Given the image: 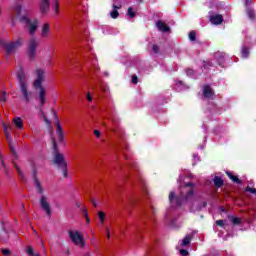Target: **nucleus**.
I'll use <instances>...</instances> for the list:
<instances>
[{"instance_id":"obj_8","label":"nucleus","mask_w":256,"mask_h":256,"mask_svg":"<svg viewBox=\"0 0 256 256\" xmlns=\"http://www.w3.org/2000/svg\"><path fill=\"white\" fill-rule=\"evenodd\" d=\"M2 127L4 129V133L6 135V139L9 143V147L11 149V153L13 155V157H17V153L15 152V148L13 147V144H11V131H13V127L11 125L2 123Z\"/></svg>"},{"instance_id":"obj_18","label":"nucleus","mask_w":256,"mask_h":256,"mask_svg":"<svg viewBox=\"0 0 256 256\" xmlns=\"http://www.w3.org/2000/svg\"><path fill=\"white\" fill-rule=\"evenodd\" d=\"M12 123L15 127V129L21 130L23 129V119L21 117H16L12 120Z\"/></svg>"},{"instance_id":"obj_20","label":"nucleus","mask_w":256,"mask_h":256,"mask_svg":"<svg viewBox=\"0 0 256 256\" xmlns=\"http://www.w3.org/2000/svg\"><path fill=\"white\" fill-rule=\"evenodd\" d=\"M121 7V5H113V11L110 12V16L112 19H117V17H119V11H117V9H119Z\"/></svg>"},{"instance_id":"obj_52","label":"nucleus","mask_w":256,"mask_h":256,"mask_svg":"<svg viewBox=\"0 0 256 256\" xmlns=\"http://www.w3.org/2000/svg\"><path fill=\"white\" fill-rule=\"evenodd\" d=\"M2 167H4V170L7 173V166H5V162H3V161H2Z\"/></svg>"},{"instance_id":"obj_56","label":"nucleus","mask_w":256,"mask_h":256,"mask_svg":"<svg viewBox=\"0 0 256 256\" xmlns=\"http://www.w3.org/2000/svg\"><path fill=\"white\" fill-rule=\"evenodd\" d=\"M196 211H201V207H198V208L196 209Z\"/></svg>"},{"instance_id":"obj_40","label":"nucleus","mask_w":256,"mask_h":256,"mask_svg":"<svg viewBox=\"0 0 256 256\" xmlns=\"http://www.w3.org/2000/svg\"><path fill=\"white\" fill-rule=\"evenodd\" d=\"M82 211H83L84 215L86 216L87 223H91V219H89V215L87 213V210L83 209Z\"/></svg>"},{"instance_id":"obj_48","label":"nucleus","mask_w":256,"mask_h":256,"mask_svg":"<svg viewBox=\"0 0 256 256\" xmlns=\"http://www.w3.org/2000/svg\"><path fill=\"white\" fill-rule=\"evenodd\" d=\"M216 225H218L219 227H223V225H224L223 220H217Z\"/></svg>"},{"instance_id":"obj_38","label":"nucleus","mask_w":256,"mask_h":256,"mask_svg":"<svg viewBox=\"0 0 256 256\" xmlns=\"http://www.w3.org/2000/svg\"><path fill=\"white\" fill-rule=\"evenodd\" d=\"M16 171L18 172L19 177H23V172H21V169L19 168V166H17V164L14 165Z\"/></svg>"},{"instance_id":"obj_24","label":"nucleus","mask_w":256,"mask_h":256,"mask_svg":"<svg viewBox=\"0 0 256 256\" xmlns=\"http://www.w3.org/2000/svg\"><path fill=\"white\" fill-rule=\"evenodd\" d=\"M226 174L229 177V179H231V181H233L234 183L241 184V180L237 176H234L231 172H226Z\"/></svg>"},{"instance_id":"obj_1","label":"nucleus","mask_w":256,"mask_h":256,"mask_svg":"<svg viewBox=\"0 0 256 256\" xmlns=\"http://www.w3.org/2000/svg\"><path fill=\"white\" fill-rule=\"evenodd\" d=\"M195 184L187 183L180 187L179 193L175 195V192H170L169 201L172 206L181 207L185 203H195L197 201V196L193 191Z\"/></svg>"},{"instance_id":"obj_35","label":"nucleus","mask_w":256,"mask_h":256,"mask_svg":"<svg viewBox=\"0 0 256 256\" xmlns=\"http://www.w3.org/2000/svg\"><path fill=\"white\" fill-rule=\"evenodd\" d=\"M195 71H193V69H187L186 70V75H188V77H194Z\"/></svg>"},{"instance_id":"obj_5","label":"nucleus","mask_w":256,"mask_h":256,"mask_svg":"<svg viewBox=\"0 0 256 256\" xmlns=\"http://www.w3.org/2000/svg\"><path fill=\"white\" fill-rule=\"evenodd\" d=\"M53 142V149H54V164L57 165V167H61L63 171L64 177H67V161H65V156L59 151H57V141H55V138L52 139Z\"/></svg>"},{"instance_id":"obj_53","label":"nucleus","mask_w":256,"mask_h":256,"mask_svg":"<svg viewBox=\"0 0 256 256\" xmlns=\"http://www.w3.org/2000/svg\"><path fill=\"white\" fill-rule=\"evenodd\" d=\"M92 204L94 205V207H97V201H95V199L92 200Z\"/></svg>"},{"instance_id":"obj_46","label":"nucleus","mask_w":256,"mask_h":256,"mask_svg":"<svg viewBox=\"0 0 256 256\" xmlns=\"http://www.w3.org/2000/svg\"><path fill=\"white\" fill-rule=\"evenodd\" d=\"M152 50H153L154 53H159V46L154 45V46L152 47Z\"/></svg>"},{"instance_id":"obj_64","label":"nucleus","mask_w":256,"mask_h":256,"mask_svg":"<svg viewBox=\"0 0 256 256\" xmlns=\"http://www.w3.org/2000/svg\"><path fill=\"white\" fill-rule=\"evenodd\" d=\"M0 13H1V9H0Z\"/></svg>"},{"instance_id":"obj_47","label":"nucleus","mask_w":256,"mask_h":256,"mask_svg":"<svg viewBox=\"0 0 256 256\" xmlns=\"http://www.w3.org/2000/svg\"><path fill=\"white\" fill-rule=\"evenodd\" d=\"M252 0H245L246 9L251 7Z\"/></svg>"},{"instance_id":"obj_32","label":"nucleus","mask_w":256,"mask_h":256,"mask_svg":"<svg viewBox=\"0 0 256 256\" xmlns=\"http://www.w3.org/2000/svg\"><path fill=\"white\" fill-rule=\"evenodd\" d=\"M196 37H197V33H196L195 31H191V32L189 33V39H190V41H195Z\"/></svg>"},{"instance_id":"obj_2","label":"nucleus","mask_w":256,"mask_h":256,"mask_svg":"<svg viewBox=\"0 0 256 256\" xmlns=\"http://www.w3.org/2000/svg\"><path fill=\"white\" fill-rule=\"evenodd\" d=\"M45 79V71L42 68H37L34 71L33 87L36 91H38V99L40 105H45L47 101V89H45L43 86Z\"/></svg>"},{"instance_id":"obj_58","label":"nucleus","mask_w":256,"mask_h":256,"mask_svg":"<svg viewBox=\"0 0 256 256\" xmlns=\"http://www.w3.org/2000/svg\"><path fill=\"white\" fill-rule=\"evenodd\" d=\"M143 191H147V189L145 188V186L143 187Z\"/></svg>"},{"instance_id":"obj_13","label":"nucleus","mask_w":256,"mask_h":256,"mask_svg":"<svg viewBox=\"0 0 256 256\" xmlns=\"http://www.w3.org/2000/svg\"><path fill=\"white\" fill-rule=\"evenodd\" d=\"M51 35V24L45 23L41 28V37L43 39H47Z\"/></svg>"},{"instance_id":"obj_37","label":"nucleus","mask_w":256,"mask_h":256,"mask_svg":"<svg viewBox=\"0 0 256 256\" xmlns=\"http://www.w3.org/2000/svg\"><path fill=\"white\" fill-rule=\"evenodd\" d=\"M128 15L131 18L135 17V13L133 12V8L132 7L128 8Z\"/></svg>"},{"instance_id":"obj_30","label":"nucleus","mask_w":256,"mask_h":256,"mask_svg":"<svg viewBox=\"0 0 256 256\" xmlns=\"http://www.w3.org/2000/svg\"><path fill=\"white\" fill-rule=\"evenodd\" d=\"M54 11L56 15L59 13V0H52Z\"/></svg>"},{"instance_id":"obj_9","label":"nucleus","mask_w":256,"mask_h":256,"mask_svg":"<svg viewBox=\"0 0 256 256\" xmlns=\"http://www.w3.org/2000/svg\"><path fill=\"white\" fill-rule=\"evenodd\" d=\"M23 45V38H18L14 42L4 43V49L7 53H13L16 49H19Z\"/></svg>"},{"instance_id":"obj_34","label":"nucleus","mask_w":256,"mask_h":256,"mask_svg":"<svg viewBox=\"0 0 256 256\" xmlns=\"http://www.w3.org/2000/svg\"><path fill=\"white\" fill-rule=\"evenodd\" d=\"M231 221L234 225H239V223H241V219L237 217H232Z\"/></svg>"},{"instance_id":"obj_15","label":"nucleus","mask_w":256,"mask_h":256,"mask_svg":"<svg viewBox=\"0 0 256 256\" xmlns=\"http://www.w3.org/2000/svg\"><path fill=\"white\" fill-rule=\"evenodd\" d=\"M210 23H212V25H221V23H223V16L221 14L210 16Z\"/></svg>"},{"instance_id":"obj_60","label":"nucleus","mask_w":256,"mask_h":256,"mask_svg":"<svg viewBox=\"0 0 256 256\" xmlns=\"http://www.w3.org/2000/svg\"><path fill=\"white\" fill-rule=\"evenodd\" d=\"M155 210V208L154 207H152V211H154Z\"/></svg>"},{"instance_id":"obj_3","label":"nucleus","mask_w":256,"mask_h":256,"mask_svg":"<svg viewBox=\"0 0 256 256\" xmlns=\"http://www.w3.org/2000/svg\"><path fill=\"white\" fill-rule=\"evenodd\" d=\"M13 11H15L17 17H19L20 23L26 25V29L29 34L35 35V31H37V29L39 28V20L37 18L30 19L27 15H21V12L23 11V6H21L20 3H16L13 6Z\"/></svg>"},{"instance_id":"obj_50","label":"nucleus","mask_w":256,"mask_h":256,"mask_svg":"<svg viewBox=\"0 0 256 256\" xmlns=\"http://www.w3.org/2000/svg\"><path fill=\"white\" fill-rule=\"evenodd\" d=\"M94 135L99 138L101 137V132L99 130H95Z\"/></svg>"},{"instance_id":"obj_44","label":"nucleus","mask_w":256,"mask_h":256,"mask_svg":"<svg viewBox=\"0 0 256 256\" xmlns=\"http://www.w3.org/2000/svg\"><path fill=\"white\" fill-rule=\"evenodd\" d=\"M204 69H209V67H211L213 65V63L211 62H204Z\"/></svg>"},{"instance_id":"obj_31","label":"nucleus","mask_w":256,"mask_h":256,"mask_svg":"<svg viewBox=\"0 0 256 256\" xmlns=\"http://www.w3.org/2000/svg\"><path fill=\"white\" fill-rule=\"evenodd\" d=\"M177 249H178V251L180 252V254H181L182 256H187V255H189V251H187V250H185V249H181V246H177Z\"/></svg>"},{"instance_id":"obj_21","label":"nucleus","mask_w":256,"mask_h":256,"mask_svg":"<svg viewBox=\"0 0 256 256\" xmlns=\"http://www.w3.org/2000/svg\"><path fill=\"white\" fill-rule=\"evenodd\" d=\"M215 60L218 63V65H223V63L225 61V57L223 56V53L217 52L215 54Z\"/></svg>"},{"instance_id":"obj_62","label":"nucleus","mask_w":256,"mask_h":256,"mask_svg":"<svg viewBox=\"0 0 256 256\" xmlns=\"http://www.w3.org/2000/svg\"><path fill=\"white\" fill-rule=\"evenodd\" d=\"M179 181H181V176L179 177Z\"/></svg>"},{"instance_id":"obj_42","label":"nucleus","mask_w":256,"mask_h":256,"mask_svg":"<svg viewBox=\"0 0 256 256\" xmlns=\"http://www.w3.org/2000/svg\"><path fill=\"white\" fill-rule=\"evenodd\" d=\"M246 191H248L249 193H253L254 195H256V189L255 188H251V187H247Z\"/></svg>"},{"instance_id":"obj_26","label":"nucleus","mask_w":256,"mask_h":256,"mask_svg":"<svg viewBox=\"0 0 256 256\" xmlns=\"http://www.w3.org/2000/svg\"><path fill=\"white\" fill-rule=\"evenodd\" d=\"M241 55L243 59H247V57H249V48L243 46L241 49Z\"/></svg>"},{"instance_id":"obj_49","label":"nucleus","mask_w":256,"mask_h":256,"mask_svg":"<svg viewBox=\"0 0 256 256\" xmlns=\"http://www.w3.org/2000/svg\"><path fill=\"white\" fill-rule=\"evenodd\" d=\"M193 161L194 163H197V161H199V156L197 154L193 155Z\"/></svg>"},{"instance_id":"obj_54","label":"nucleus","mask_w":256,"mask_h":256,"mask_svg":"<svg viewBox=\"0 0 256 256\" xmlns=\"http://www.w3.org/2000/svg\"><path fill=\"white\" fill-rule=\"evenodd\" d=\"M94 69H99V68H97V64H94Z\"/></svg>"},{"instance_id":"obj_41","label":"nucleus","mask_w":256,"mask_h":256,"mask_svg":"<svg viewBox=\"0 0 256 256\" xmlns=\"http://www.w3.org/2000/svg\"><path fill=\"white\" fill-rule=\"evenodd\" d=\"M138 82H139V79L137 78V76H136V75H133V76H132V83H133L134 85H137Z\"/></svg>"},{"instance_id":"obj_22","label":"nucleus","mask_w":256,"mask_h":256,"mask_svg":"<svg viewBox=\"0 0 256 256\" xmlns=\"http://www.w3.org/2000/svg\"><path fill=\"white\" fill-rule=\"evenodd\" d=\"M175 89L176 91H185V89H187V86H185V84H183L181 81H176Z\"/></svg>"},{"instance_id":"obj_55","label":"nucleus","mask_w":256,"mask_h":256,"mask_svg":"<svg viewBox=\"0 0 256 256\" xmlns=\"http://www.w3.org/2000/svg\"><path fill=\"white\" fill-rule=\"evenodd\" d=\"M89 71H90V73H93V68H90Z\"/></svg>"},{"instance_id":"obj_10","label":"nucleus","mask_w":256,"mask_h":256,"mask_svg":"<svg viewBox=\"0 0 256 256\" xmlns=\"http://www.w3.org/2000/svg\"><path fill=\"white\" fill-rule=\"evenodd\" d=\"M40 206L45 211L46 215H51V205H49V201L47 200V196H41L40 198Z\"/></svg>"},{"instance_id":"obj_45","label":"nucleus","mask_w":256,"mask_h":256,"mask_svg":"<svg viewBox=\"0 0 256 256\" xmlns=\"http://www.w3.org/2000/svg\"><path fill=\"white\" fill-rule=\"evenodd\" d=\"M106 237L107 239H111V230L109 228H106Z\"/></svg>"},{"instance_id":"obj_39","label":"nucleus","mask_w":256,"mask_h":256,"mask_svg":"<svg viewBox=\"0 0 256 256\" xmlns=\"http://www.w3.org/2000/svg\"><path fill=\"white\" fill-rule=\"evenodd\" d=\"M86 99L87 101H89L91 103V101H93V96H91V92H87L86 94Z\"/></svg>"},{"instance_id":"obj_23","label":"nucleus","mask_w":256,"mask_h":256,"mask_svg":"<svg viewBox=\"0 0 256 256\" xmlns=\"http://www.w3.org/2000/svg\"><path fill=\"white\" fill-rule=\"evenodd\" d=\"M107 217V215L105 214V212L103 211H99L98 212V219L100 221V225H104L105 224V218Z\"/></svg>"},{"instance_id":"obj_7","label":"nucleus","mask_w":256,"mask_h":256,"mask_svg":"<svg viewBox=\"0 0 256 256\" xmlns=\"http://www.w3.org/2000/svg\"><path fill=\"white\" fill-rule=\"evenodd\" d=\"M39 47V40L36 38H31L28 41V55L30 59H35L37 57V48Z\"/></svg>"},{"instance_id":"obj_12","label":"nucleus","mask_w":256,"mask_h":256,"mask_svg":"<svg viewBox=\"0 0 256 256\" xmlns=\"http://www.w3.org/2000/svg\"><path fill=\"white\" fill-rule=\"evenodd\" d=\"M50 9H51V3L49 2V0H41L40 12L42 13V15H47Z\"/></svg>"},{"instance_id":"obj_14","label":"nucleus","mask_w":256,"mask_h":256,"mask_svg":"<svg viewBox=\"0 0 256 256\" xmlns=\"http://www.w3.org/2000/svg\"><path fill=\"white\" fill-rule=\"evenodd\" d=\"M165 219L166 221H170V225L171 227H173V229H177L182 225L181 222L177 224V218H173V216H171L170 214H166Z\"/></svg>"},{"instance_id":"obj_27","label":"nucleus","mask_w":256,"mask_h":256,"mask_svg":"<svg viewBox=\"0 0 256 256\" xmlns=\"http://www.w3.org/2000/svg\"><path fill=\"white\" fill-rule=\"evenodd\" d=\"M214 185L215 187H223V179H221L220 177H215Z\"/></svg>"},{"instance_id":"obj_57","label":"nucleus","mask_w":256,"mask_h":256,"mask_svg":"<svg viewBox=\"0 0 256 256\" xmlns=\"http://www.w3.org/2000/svg\"><path fill=\"white\" fill-rule=\"evenodd\" d=\"M206 205H207L206 203H203V204H202V207H205Z\"/></svg>"},{"instance_id":"obj_61","label":"nucleus","mask_w":256,"mask_h":256,"mask_svg":"<svg viewBox=\"0 0 256 256\" xmlns=\"http://www.w3.org/2000/svg\"><path fill=\"white\" fill-rule=\"evenodd\" d=\"M50 131H53V128H50Z\"/></svg>"},{"instance_id":"obj_17","label":"nucleus","mask_w":256,"mask_h":256,"mask_svg":"<svg viewBox=\"0 0 256 256\" xmlns=\"http://www.w3.org/2000/svg\"><path fill=\"white\" fill-rule=\"evenodd\" d=\"M156 27L157 29H159V31H161L162 33H167L169 32V27L167 25H165V22L163 21H158L156 22Z\"/></svg>"},{"instance_id":"obj_16","label":"nucleus","mask_w":256,"mask_h":256,"mask_svg":"<svg viewBox=\"0 0 256 256\" xmlns=\"http://www.w3.org/2000/svg\"><path fill=\"white\" fill-rule=\"evenodd\" d=\"M52 113L54 117L56 118V133L57 135H63V127H61V124L59 123V118H57V112L52 110Z\"/></svg>"},{"instance_id":"obj_28","label":"nucleus","mask_w":256,"mask_h":256,"mask_svg":"<svg viewBox=\"0 0 256 256\" xmlns=\"http://www.w3.org/2000/svg\"><path fill=\"white\" fill-rule=\"evenodd\" d=\"M40 113H41V116L43 117L46 125H48V127H51V120H49V118H47V116L45 115V112L43 110H40Z\"/></svg>"},{"instance_id":"obj_19","label":"nucleus","mask_w":256,"mask_h":256,"mask_svg":"<svg viewBox=\"0 0 256 256\" xmlns=\"http://www.w3.org/2000/svg\"><path fill=\"white\" fill-rule=\"evenodd\" d=\"M191 243V235H186L183 240L179 242L178 247H187Z\"/></svg>"},{"instance_id":"obj_29","label":"nucleus","mask_w":256,"mask_h":256,"mask_svg":"<svg viewBox=\"0 0 256 256\" xmlns=\"http://www.w3.org/2000/svg\"><path fill=\"white\" fill-rule=\"evenodd\" d=\"M35 187L37 189V193H43V187L41 186V183H39V180L35 178Z\"/></svg>"},{"instance_id":"obj_33","label":"nucleus","mask_w":256,"mask_h":256,"mask_svg":"<svg viewBox=\"0 0 256 256\" xmlns=\"http://www.w3.org/2000/svg\"><path fill=\"white\" fill-rule=\"evenodd\" d=\"M0 101H1L2 103H5V101H7V93H6V92H2V93H1Z\"/></svg>"},{"instance_id":"obj_51","label":"nucleus","mask_w":256,"mask_h":256,"mask_svg":"<svg viewBox=\"0 0 256 256\" xmlns=\"http://www.w3.org/2000/svg\"><path fill=\"white\" fill-rule=\"evenodd\" d=\"M59 141H63V134H58Z\"/></svg>"},{"instance_id":"obj_11","label":"nucleus","mask_w":256,"mask_h":256,"mask_svg":"<svg viewBox=\"0 0 256 256\" xmlns=\"http://www.w3.org/2000/svg\"><path fill=\"white\" fill-rule=\"evenodd\" d=\"M215 97V92L213 88L209 85L203 86V99H213Z\"/></svg>"},{"instance_id":"obj_43","label":"nucleus","mask_w":256,"mask_h":256,"mask_svg":"<svg viewBox=\"0 0 256 256\" xmlns=\"http://www.w3.org/2000/svg\"><path fill=\"white\" fill-rule=\"evenodd\" d=\"M100 89L101 91H104V93H107V91H109V88L103 84H101Z\"/></svg>"},{"instance_id":"obj_36","label":"nucleus","mask_w":256,"mask_h":256,"mask_svg":"<svg viewBox=\"0 0 256 256\" xmlns=\"http://www.w3.org/2000/svg\"><path fill=\"white\" fill-rule=\"evenodd\" d=\"M1 251H2V255H4V256L11 255V250H9V249H2Z\"/></svg>"},{"instance_id":"obj_6","label":"nucleus","mask_w":256,"mask_h":256,"mask_svg":"<svg viewBox=\"0 0 256 256\" xmlns=\"http://www.w3.org/2000/svg\"><path fill=\"white\" fill-rule=\"evenodd\" d=\"M69 237L74 243V245H77L78 247H81L82 249L85 247V240L83 239V235H81L80 231L77 230H70Z\"/></svg>"},{"instance_id":"obj_63","label":"nucleus","mask_w":256,"mask_h":256,"mask_svg":"<svg viewBox=\"0 0 256 256\" xmlns=\"http://www.w3.org/2000/svg\"><path fill=\"white\" fill-rule=\"evenodd\" d=\"M77 205V207H79V204H76Z\"/></svg>"},{"instance_id":"obj_25","label":"nucleus","mask_w":256,"mask_h":256,"mask_svg":"<svg viewBox=\"0 0 256 256\" xmlns=\"http://www.w3.org/2000/svg\"><path fill=\"white\" fill-rule=\"evenodd\" d=\"M246 13H247V16L251 19V21H253V19H255V11L252 10L251 7H248L246 9Z\"/></svg>"},{"instance_id":"obj_4","label":"nucleus","mask_w":256,"mask_h":256,"mask_svg":"<svg viewBox=\"0 0 256 256\" xmlns=\"http://www.w3.org/2000/svg\"><path fill=\"white\" fill-rule=\"evenodd\" d=\"M17 79L23 99L26 103H29L33 97V92L29 90V76H27L25 70L20 69L17 74Z\"/></svg>"},{"instance_id":"obj_59","label":"nucleus","mask_w":256,"mask_h":256,"mask_svg":"<svg viewBox=\"0 0 256 256\" xmlns=\"http://www.w3.org/2000/svg\"><path fill=\"white\" fill-rule=\"evenodd\" d=\"M104 75L107 77L108 74H107V73H104Z\"/></svg>"}]
</instances>
